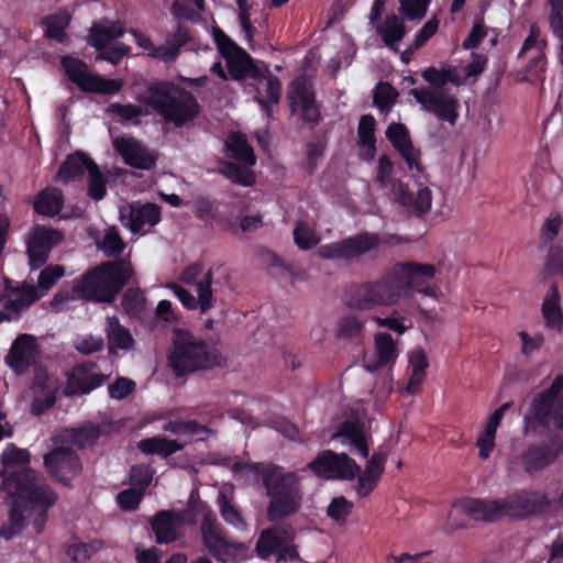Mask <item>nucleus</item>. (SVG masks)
I'll list each match as a JSON object with an SVG mask.
<instances>
[{"instance_id": "obj_1", "label": "nucleus", "mask_w": 563, "mask_h": 563, "mask_svg": "<svg viewBox=\"0 0 563 563\" xmlns=\"http://www.w3.org/2000/svg\"><path fill=\"white\" fill-rule=\"evenodd\" d=\"M435 273L433 264L415 261L396 263L378 279L352 285L345 292V303L350 309L366 311L394 306L412 292L435 297L438 287L431 284Z\"/></svg>"}, {"instance_id": "obj_2", "label": "nucleus", "mask_w": 563, "mask_h": 563, "mask_svg": "<svg viewBox=\"0 0 563 563\" xmlns=\"http://www.w3.org/2000/svg\"><path fill=\"white\" fill-rule=\"evenodd\" d=\"M232 472L234 476L241 475L254 481L261 477L268 499L266 517L269 522H280L300 510L303 489L297 472H286L283 466L273 462H234Z\"/></svg>"}, {"instance_id": "obj_3", "label": "nucleus", "mask_w": 563, "mask_h": 563, "mask_svg": "<svg viewBox=\"0 0 563 563\" xmlns=\"http://www.w3.org/2000/svg\"><path fill=\"white\" fill-rule=\"evenodd\" d=\"M552 501L548 494L536 489H518L505 498L482 499L462 497L453 507L474 521L497 522L508 517L522 520L548 512Z\"/></svg>"}, {"instance_id": "obj_4", "label": "nucleus", "mask_w": 563, "mask_h": 563, "mask_svg": "<svg viewBox=\"0 0 563 563\" xmlns=\"http://www.w3.org/2000/svg\"><path fill=\"white\" fill-rule=\"evenodd\" d=\"M141 101L175 128L192 122L201 112L197 98L170 80H157L147 85Z\"/></svg>"}, {"instance_id": "obj_5", "label": "nucleus", "mask_w": 563, "mask_h": 563, "mask_svg": "<svg viewBox=\"0 0 563 563\" xmlns=\"http://www.w3.org/2000/svg\"><path fill=\"white\" fill-rule=\"evenodd\" d=\"M133 274L131 265L121 260L103 262L75 278L73 292L87 301L111 303Z\"/></svg>"}, {"instance_id": "obj_6", "label": "nucleus", "mask_w": 563, "mask_h": 563, "mask_svg": "<svg viewBox=\"0 0 563 563\" xmlns=\"http://www.w3.org/2000/svg\"><path fill=\"white\" fill-rule=\"evenodd\" d=\"M167 360L177 377L211 369L224 362L222 353L214 345L185 329L173 331Z\"/></svg>"}, {"instance_id": "obj_7", "label": "nucleus", "mask_w": 563, "mask_h": 563, "mask_svg": "<svg viewBox=\"0 0 563 563\" xmlns=\"http://www.w3.org/2000/svg\"><path fill=\"white\" fill-rule=\"evenodd\" d=\"M35 481V472L32 470L11 472L3 478L2 488L12 496V503L8 522L0 529V538L11 540L25 527L26 516H31V503L24 495L25 492L33 490Z\"/></svg>"}, {"instance_id": "obj_8", "label": "nucleus", "mask_w": 563, "mask_h": 563, "mask_svg": "<svg viewBox=\"0 0 563 563\" xmlns=\"http://www.w3.org/2000/svg\"><path fill=\"white\" fill-rule=\"evenodd\" d=\"M394 164L387 155L378 159L376 181L380 186H391L394 200L411 214L420 218L427 214L432 205V192L427 186L419 185L416 190L398 179H391Z\"/></svg>"}, {"instance_id": "obj_9", "label": "nucleus", "mask_w": 563, "mask_h": 563, "mask_svg": "<svg viewBox=\"0 0 563 563\" xmlns=\"http://www.w3.org/2000/svg\"><path fill=\"white\" fill-rule=\"evenodd\" d=\"M60 65L68 80L75 84L82 92L115 95L122 89L123 84L121 80L90 73L87 64L77 57L63 56Z\"/></svg>"}, {"instance_id": "obj_10", "label": "nucleus", "mask_w": 563, "mask_h": 563, "mask_svg": "<svg viewBox=\"0 0 563 563\" xmlns=\"http://www.w3.org/2000/svg\"><path fill=\"white\" fill-rule=\"evenodd\" d=\"M380 239L376 233L361 232L336 242L321 245L317 253L322 260L352 262L376 249Z\"/></svg>"}, {"instance_id": "obj_11", "label": "nucleus", "mask_w": 563, "mask_h": 563, "mask_svg": "<svg viewBox=\"0 0 563 563\" xmlns=\"http://www.w3.org/2000/svg\"><path fill=\"white\" fill-rule=\"evenodd\" d=\"M308 468L320 478L341 481H352L361 471V466L346 453L332 450L321 451L309 462Z\"/></svg>"}, {"instance_id": "obj_12", "label": "nucleus", "mask_w": 563, "mask_h": 563, "mask_svg": "<svg viewBox=\"0 0 563 563\" xmlns=\"http://www.w3.org/2000/svg\"><path fill=\"white\" fill-rule=\"evenodd\" d=\"M409 95L422 106V108L433 113L439 120L454 125L459 118V100L445 89L431 90L430 88H412Z\"/></svg>"}, {"instance_id": "obj_13", "label": "nucleus", "mask_w": 563, "mask_h": 563, "mask_svg": "<svg viewBox=\"0 0 563 563\" xmlns=\"http://www.w3.org/2000/svg\"><path fill=\"white\" fill-rule=\"evenodd\" d=\"M289 108L294 114L300 113L301 121L311 130L323 121L320 103L316 99V92L305 79H296L291 82Z\"/></svg>"}, {"instance_id": "obj_14", "label": "nucleus", "mask_w": 563, "mask_h": 563, "mask_svg": "<svg viewBox=\"0 0 563 563\" xmlns=\"http://www.w3.org/2000/svg\"><path fill=\"white\" fill-rule=\"evenodd\" d=\"M64 239L63 233L57 229L35 225L26 240V254L31 271L43 267L54 246Z\"/></svg>"}, {"instance_id": "obj_15", "label": "nucleus", "mask_w": 563, "mask_h": 563, "mask_svg": "<svg viewBox=\"0 0 563 563\" xmlns=\"http://www.w3.org/2000/svg\"><path fill=\"white\" fill-rule=\"evenodd\" d=\"M44 466L53 478L67 487L71 486V481L82 470L78 454L66 446H58L46 453L44 455Z\"/></svg>"}, {"instance_id": "obj_16", "label": "nucleus", "mask_w": 563, "mask_h": 563, "mask_svg": "<svg viewBox=\"0 0 563 563\" xmlns=\"http://www.w3.org/2000/svg\"><path fill=\"white\" fill-rule=\"evenodd\" d=\"M194 510V493H191L188 508L184 511L161 510L151 519L150 525L157 544H169L179 538V528L187 523L188 515Z\"/></svg>"}, {"instance_id": "obj_17", "label": "nucleus", "mask_w": 563, "mask_h": 563, "mask_svg": "<svg viewBox=\"0 0 563 563\" xmlns=\"http://www.w3.org/2000/svg\"><path fill=\"white\" fill-rule=\"evenodd\" d=\"M563 451V438L553 435L540 444H530L520 455L526 473L532 475L552 464Z\"/></svg>"}, {"instance_id": "obj_18", "label": "nucleus", "mask_w": 563, "mask_h": 563, "mask_svg": "<svg viewBox=\"0 0 563 563\" xmlns=\"http://www.w3.org/2000/svg\"><path fill=\"white\" fill-rule=\"evenodd\" d=\"M386 137L393 147L401 155L407 164L408 170L416 176L423 174L424 168L421 164V153L412 144L409 131L402 123L393 122L387 126Z\"/></svg>"}, {"instance_id": "obj_19", "label": "nucleus", "mask_w": 563, "mask_h": 563, "mask_svg": "<svg viewBox=\"0 0 563 563\" xmlns=\"http://www.w3.org/2000/svg\"><path fill=\"white\" fill-rule=\"evenodd\" d=\"M40 353L36 338L32 334H19L5 355L7 365L16 374H24L35 362Z\"/></svg>"}, {"instance_id": "obj_20", "label": "nucleus", "mask_w": 563, "mask_h": 563, "mask_svg": "<svg viewBox=\"0 0 563 563\" xmlns=\"http://www.w3.org/2000/svg\"><path fill=\"white\" fill-rule=\"evenodd\" d=\"M296 530L292 526L274 525L261 531L256 543L255 553L261 560L274 556L285 541H295Z\"/></svg>"}, {"instance_id": "obj_21", "label": "nucleus", "mask_w": 563, "mask_h": 563, "mask_svg": "<svg viewBox=\"0 0 563 563\" xmlns=\"http://www.w3.org/2000/svg\"><path fill=\"white\" fill-rule=\"evenodd\" d=\"M120 219L133 234L140 233L145 225L155 227L161 221V207L153 202L129 206L120 210Z\"/></svg>"}, {"instance_id": "obj_22", "label": "nucleus", "mask_w": 563, "mask_h": 563, "mask_svg": "<svg viewBox=\"0 0 563 563\" xmlns=\"http://www.w3.org/2000/svg\"><path fill=\"white\" fill-rule=\"evenodd\" d=\"M24 496L31 503V515L34 514L33 529L40 534L45 529L48 509L56 503L57 495L49 486H40L35 481L33 490L25 492Z\"/></svg>"}, {"instance_id": "obj_23", "label": "nucleus", "mask_w": 563, "mask_h": 563, "mask_svg": "<svg viewBox=\"0 0 563 563\" xmlns=\"http://www.w3.org/2000/svg\"><path fill=\"white\" fill-rule=\"evenodd\" d=\"M96 367L93 363L78 365L68 376L65 394L67 396L86 395L102 386L109 376L96 373L93 371Z\"/></svg>"}, {"instance_id": "obj_24", "label": "nucleus", "mask_w": 563, "mask_h": 563, "mask_svg": "<svg viewBox=\"0 0 563 563\" xmlns=\"http://www.w3.org/2000/svg\"><path fill=\"white\" fill-rule=\"evenodd\" d=\"M554 404V399L543 393L538 394L532 401L530 413L525 416V432L538 433L547 430L551 424Z\"/></svg>"}, {"instance_id": "obj_25", "label": "nucleus", "mask_w": 563, "mask_h": 563, "mask_svg": "<svg viewBox=\"0 0 563 563\" xmlns=\"http://www.w3.org/2000/svg\"><path fill=\"white\" fill-rule=\"evenodd\" d=\"M201 514L202 520L200 526L203 545L207 548L210 543L219 541V537L224 533L223 528L217 520L213 510L202 500L194 499V510L188 515L187 523H195L197 516Z\"/></svg>"}, {"instance_id": "obj_26", "label": "nucleus", "mask_w": 563, "mask_h": 563, "mask_svg": "<svg viewBox=\"0 0 563 563\" xmlns=\"http://www.w3.org/2000/svg\"><path fill=\"white\" fill-rule=\"evenodd\" d=\"M114 147L131 167L148 170L155 166L156 158L144 146L132 139H117Z\"/></svg>"}, {"instance_id": "obj_27", "label": "nucleus", "mask_w": 563, "mask_h": 563, "mask_svg": "<svg viewBox=\"0 0 563 563\" xmlns=\"http://www.w3.org/2000/svg\"><path fill=\"white\" fill-rule=\"evenodd\" d=\"M209 553L219 562H242L249 559V547L243 542H230L224 533L207 547Z\"/></svg>"}, {"instance_id": "obj_28", "label": "nucleus", "mask_w": 563, "mask_h": 563, "mask_svg": "<svg viewBox=\"0 0 563 563\" xmlns=\"http://www.w3.org/2000/svg\"><path fill=\"white\" fill-rule=\"evenodd\" d=\"M375 129L376 121L372 114H363L360 118L357 145L360 147V157L366 162L373 161L377 153Z\"/></svg>"}, {"instance_id": "obj_29", "label": "nucleus", "mask_w": 563, "mask_h": 563, "mask_svg": "<svg viewBox=\"0 0 563 563\" xmlns=\"http://www.w3.org/2000/svg\"><path fill=\"white\" fill-rule=\"evenodd\" d=\"M334 438H343L349 441L355 452L362 457H368L369 445L364 427L358 421L345 420L338 426Z\"/></svg>"}, {"instance_id": "obj_30", "label": "nucleus", "mask_w": 563, "mask_h": 563, "mask_svg": "<svg viewBox=\"0 0 563 563\" xmlns=\"http://www.w3.org/2000/svg\"><path fill=\"white\" fill-rule=\"evenodd\" d=\"M109 354H117V350L129 351L134 346V339L129 329L120 323L115 317H108L106 323Z\"/></svg>"}, {"instance_id": "obj_31", "label": "nucleus", "mask_w": 563, "mask_h": 563, "mask_svg": "<svg viewBox=\"0 0 563 563\" xmlns=\"http://www.w3.org/2000/svg\"><path fill=\"white\" fill-rule=\"evenodd\" d=\"M375 361L367 363L366 368L375 372L382 367L395 363L397 358L396 344L389 333L378 332L374 338Z\"/></svg>"}, {"instance_id": "obj_32", "label": "nucleus", "mask_w": 563, "mask_h": 563, "mask_svg": "<svg viewBox=\"0 0 563 563\" xmlns=\"http://www.w3.org/2000/svg\"><path fill=\"white\" fill-rule=\"evenodd\" d=\"M542 316L545 321V325L560 332L563 328V312L560 306V292L558 284L554 282L551 284L547 296L542 303Z\"/></svg>"}, {"instance_id": "obj_33", "label": "nucleus", "mask_w": 563, "mask_h": 563, "mask_svg": "<svg viewBox=\"0 0 563 563\" xmlns=\"http://www.w3.org/2000/svg\"><path fill=\"white\" fill-rule=\"evenodd\" d=\"M93 164L96 163L90 157L81 152H76L66 157L58 169L57 177L64 183L75 180L86 172L89 174Z\"/></svg>"}, {"instance_id": "obj_34", "label": "nucleus", "mask_w": 563, "mask_h": 563, "mask_svg": "<svg viewBox=\"0 0 563 563\" xmlns=\"http://www.w3.org/2000/svg\"><path fill=\"white\" fill-rule=\"evenodd\" d=\"M64 207V196L58 188L47 187L41 190L33 203L34 211L46 217L57 216Z\"/></svg>"}, {"instance_id": "obj_35", "label": "nucleus", "mask_w": 563, "mask_h": 563, "mask_svg": "<svg viewBox=\"0 0 563 563\" xmlns=\"http://www.w3.org/2000/svg\"><path fill=\"white\" fill-rule=\"evenodd\" d=\"M376 33L388 48L396 51L397 44L406 35V25L400 18L391 13L376 26Z\"/></svg>"}, {"instance_id": "obj_36", "label": "nucleus", "mask_w": 563, "mask_h": 563, "mask_svg": "<svg viewBox=\"0 0 563 563\" xmlns=\"http://www.w3.org/2000/svg\"><path fill=\"white\" fill-rule=\"evenodd\" d=\"M227 150L231 158L246 166H254L256 164V156L253 147L249 143L245 134L234 133L225 143Z\"/></svg>"}, {"instance_id": "obj_37", "label": "nucleus", "mask_w": 563, "mask_h": 563, "mask_svg": "<svg viewBox=\"0 0 563 563\" xmlns=\"http://www.w3.org/2000/svg\"><path fill=\"white\" fill-rule=\"evenodd\" d=\"M139 450L144 454H156L168 457L184 449V445L176 440L162 437L142 439L137 443Z\"/></svg>"}, {"instance_id": "obj_38", "label": "nucleus", "mask_w": 563, "mask_h": 563, "mask_svg": "<svg viewBox=\"0 0 563 563\" xmlns=\"http://www.w3.org/2000/svg\"><path fill=\"white\" fill-rule=\"evenodd\" d=\"M124 34V29L120 23H109L108 25L93 24L89 30L88 43L97 51L101 52L107 45Z\"/></svg>"}, {"instance_id": "obj_39", "label": "nucleus", "mask_w": 563, "mask_h": 563, "mask_svg": "<svg viewBox=\"0 0 563 563\" xmlns=\"http://www.w3.org/2000/svg\"><path fill=\"white\" fill-rule=\"evenodd\" d=\"M30 460L31 454L26 449H19L14 443H8L2 453L3 472L9 476L11 472L31 470Z\"/></svg>"}, {"instance_id": "obj_40", "label": "nucleus", "mask_w": 563, "mask_h": 563, "mask_svg": "<svg viewBox=\"0 0 563 563\" xmlns=\"http://www.w3.org/2000/svg\"><path fill=\"white\" fill-rule=\"evenodd\" d=\"M253 166L244 164L239 165L231 161H224L221 164L220 173L235 185L251 187L256 183V174L252 169Z\"/></svg>"}, {"instance_id": "obj_41", "label": "nucleus", "mask_w": 563, "mask_h": 563, "mask_svg": "<svg viewBox=\"0 0 563 563\" xmlns=\"http://www.w3.org/2000/svg\"><path fill=\"white\" fill-rule=\"evenodd\" d=\"M365 329V321L355 314L341 317L336 325V338L344 341H361Z\"/></svg>"}, {"instance_id": "obj_42", "label": "nucleus", "mask_w": 563, "mask_h": 563, "mask_svg": "<svg viewBox=\"0 0 563 563\" xmlns=\"http://www.w3.org/2000/svg\"><path fill=\"white\" fill-rule=\"evenodd\" d=\"M212 282H213V273L212 269H209L202 280H200L197 284L196 287V301H197V309L200 311V313L208 312L211 308L214 307L216 298L213 297L212 291Z\"/></svg>"}, {"instance_id": "obj_43", "label": "nucleus", "mask_w": 563, "mask_h": 563, "mask_svg": "<svg viewBox=\"0 0 563 563\" xmlns=\"http://www.w3.org/2000/svg\"><path fill=\"white\" fill-rule=\"evenodd\" d=\"M422 78L430 84L431 90L444 89L449 82L457 84V77L449 66L441 69L428 67L422 71Z\"/></svg>"}, {"instance_id": "obj_44", "label": "nucleus", "mask_w": 563, "mask_h": 563, "mask_svg": "<svg viewBox=\"0 0 563 563\" xmlns=\"http://www.w3.org/2000/svg\"><path fill=\"white\" fill-rule=\"evenodd\" d=\"M101 435V429L98 424H86L73 429L69 434V441L79 449H86L93 445Z\"/></svg>"}, {"instance_id": "obj_45", "label": "nucleus", "mask_w": 563, "mask_h": 563, "mask_svg": "<svg viewBox=\"0 0 563 563\" xmlns=\"http://www.w3.org/2000/svg\"><path fill=\"white\" fill-rule=\"evenodd\" d=\"M124 311L131 317H140L146 308V298L140 288H128L121 300Z\"/></svg>"}, {"instance_id": "obj_46", "label": "nucleus", "mask_w": 563, "mask_h": 563, "mask_svg": "<svg viewBox=\"0 0 563 563\" xmlns=\"http://www.w3.org/2000/svg\"><path fill=\"white\" fill-rule=\"evenodd\" d=\"M399 93L389 82H378L373 101L380 112H389L397 101Z\"/></svg>"}, {"instance_id": "obj_47", "label": "nucleus", "mask_w": 563, "mask_h": 563, "mask_svg": "<svg viewBox=\"0 0 563 563\" xmlns=\"http://www.w3.org/2000/svg\"><path fill=\"white\" fill-rule=\"evenodd\" d=\"M87 195L95 201L102 200L107 195V179L97 164L92 165L88 174Z\"/></svg>"}, {"instance_id": "obj_48", "label": "nucleus", "mask_w": 563, "mask_h": 563, "mask_svg": "<svg viewBox=\"0 0 563 563\" xmlns=\"http://www.w3.org/2000/svg\"><path fill=\"white\" fill-rule=\"evenodd\" d=\"M164 431L173 433V434H190V435H199L201 433H209L210 430L208 427L200 424L196 420L180 421L174 420L168 421L164 424Z\"/></svg>"}, {"instance_id": "obj_49", "label": "nucleus", "mask_w": 563, "mask_h": 563, "mask_svg": "<svg viewBox=\"0 0 563 563\" xmlns=\"http://www.w3.org/2000/svg\"><path fill=\"white\" fill-rule=\"evenodd\" d=\"M220 515L223 520L236 529H244L246 523L240 510L230 503L225 495L220 494L218 497Z\"/></svg>"}, {"instance_id": "obj_50", "label": "nucleus", "mask_w": 563, "mask_h": 563, "mask_svg": "<svg viewBox=\"0 0 563 563\" xmlns=\"http://www.w3.org/2000/svg\"><path fill=\"white\" fill-rule=\"evenodd\" d=\"M250 60L251 55L245 49H242L241 52H238V54L229 57V59H225L230 78L233 80L245 79V73Z\"/></svg>"}, {"instance_id": "obj_51", "label": "nucleus", "mask_w": 563, "mask_h": 563, "mask_svg": "<svg viewBox=\"0 0 563 563\" xmlns=\"http://www.w3.org/2000/svg\"><path fill=\"white\" fill-rule=\"evenodd\" d=\"M65 275V268L58 264L46 265L37 277V288L43 291L52 289L56 283Z\"/></svg>"}, {"instance_id": "obj_52", "label": "nucleus", "mask_w": 563, "mask_h": 563, "mask_svg": "<svg viewBox=\"0 0 563 563\" xmlns=\"http://www.w3.org/2000/svg\"><path fill=\"white\" fill-rule=\"evenodd\" d=\"M353 503L349 501L345 497L340 496L332 499L327 514L338 523H345L347 517L352 514Z\"/></svg>"}, {"instance_id": "obj_53", "label": "nucleus", "mask_w": 563, "mask_h": 563, "mask_svg": "<svg viewBox=\"0 0 563 563\" xmlns=\"http://www.w3.org/2000/svg\"><path fill=\"white\" fill-rule=\"evenodd\" d=\"M154 470L148 465L136 464L130 471V484L145 493L146 488L152 483Z\"/></svg>"}, {"instance_id": "obj_54", "label": "nucleus", "mask_w": 563, "mask_h": 563, "mask_svg": "<svg viewBox=\"0 0 563 563\" xmlns=\"http://www.w3.org/2000/svg\"><path fill=\"white\" fill-rule=\"evenodd\" d=\"M292 235L296 245L305 251L313 249L319 243L314 231L301 222L294 228Z\"/></svg>"}, {"instance_id": "obj_55", "label": "nucleus", "mask_w": 563, "mask_h": 563, "mask_svg": "<svg viewBox=\"0 0 563 563\" xmlns=\"http://www.w3.org/2000/svg\"><path fill=\"white\" fill-rule=\"evenodd\" d=\"M213 40L217 45V49L222 58L229 59V57L238 54L243 48L240 47L231 37H229L221 29H214Z\"/></svg>"}, {"instance_id": "obj_56", "label": "nucleus", "mask_w": 563, "mask_h": 563, "mask_svg": "<svg viewBox=\"0 0 563 563\" xmlns=\"http://www.w3.org/2000/svg\"><path fill=\"white\" fill-rule=\"evenodd\" d=\"M430 0H399V12L408 20L422 19L428 10Z\"/></svg>"}, {"instance_id": "obj_57", "label": "nucleus", "mask_w": 563, "mask_h": 563, "mask_svg": "<svg viewBox=\"0 0 563 563\" xmlns=\"http://www.w3.org/2000/svg\"><path fill=\"white\" fill-rule=\"evenodd\" d=\"M100 249L108 257L118 256L124 250V242L114 229L106 231Z\"/></svg>"}, {"instance_id": "obj_58", "label": "nucleus", "mask_w": 563, "mask_h": 563, "mask_svg": "<svg viewBox=\"0 0 563 563\" xmlns=\"http://www.w3.org/2000/svg\"><path fill=\"white\" fill-rule=\"evenodd\" d=\"M144 496V492L135 488L130 487L128 489H124L120 492L117 495V503L120 507V509L124 511H133L139 508V505Z\"/></svg>"}, {"instance_id": "obj_59", "label": "nucleus", "mask_w": 563, "mask_h": 563, "mask_svg": "<svg viewBox=\"0 0 563 563\" xmlns=\"http://www.w3.org/2000/svg\"><path fill=\"white\" fill-rule=\"evenodd\" d=\"M356 493L360 497H367L377 487L382 478V476L365 468L364 471L361 470L360 473L356 474Z\"/></svg>"}, {"instance_id": "obj_60", "label": "nucleus", "mask_w": 563, "mask_h": 563, "mask_svg": "<svg viewBox=\"0 0 563 563\" xmlns=\"http://www.w3.org/2000/svg\"><path fill=\"white\" fill-rule=\"evenodd\" d=\"M75 347L81 354H91L102 351L104 347V341L100 335H78L75 340Z\"/></svg>"}, {"instance_id": "obj_61", "label": "nucleus", "mask_w": 563, "mask_h": 563, "mask_svg": "<svg viewBox=\"0 0 563 563\" xmlns=\"http://www.w3.org/2000/svg\"><path fill=\"white\" fill-rule=\"evenodd\" d=\"M67 21L57 15H49L45 19V35L48 38L55 40L58 43H64L66 40L65 29L67 26Z\"/></svg>"}, {"instance_id": "obj_62", "label": "nucleus", "mask_w": 563, "mask_h": 563, "mask_svg": "<svg viewBox=\"0 0 563 563\" xmlns=\"http://www.w3.org/2000/svg\"><path fill=\"white\" fill-rule=\"evenodd\" d=\"M486 36L487 29L485 26L484 19L482 18L474 22L473 27L467 37L463 41L462 46L464 49L478 48Z\"/></svg>"}, {"instance_id": "obj_63", "label": "nucleus", "mask_w": 563, "mask_h": 563, "mask_svg": "<svg viewBox=\"0 0 563 563\" xmlns=\"http://www.w3.org/2000/svg\"><path fill=\"white\" fill-rule=\"evenodd\" d=\"M135 382L128 377H118L112 384L109 385V396L117 400L126 398L135 389Z\"/></svg>"}, {"instance_id": "obj_64", "label": "nucleus", "mask_w": 563, "mask_h": 563, "mask_svg": "<svg viewBox=\"0 0 563 563\" xmlns=\"http://www.w3.org/2000/svg\"><path fill=\"white\" fill-rule=\"evenodd\" d=\"M547 275H563V249L551 246L544 265Z\"/></svg>"}]
</instances>
